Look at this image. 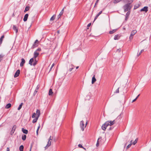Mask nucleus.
<instances>
[{
  "mask_svg": "<svg viewBox=\"0 0 151 151\" xmlns=\"http://www.w3.org/2000/svg\"><path fill=\"white\" fill-rule=\"evenodd\" d=\"M37 62L38 60H37L36 58H32L30 59L29 63L31 66L33 65L35 66L37 64Z\"/></svg>",
  "mask_w": 151,
  "mask_h": 151,
  "instance_id": "nucleus-1",
  "label": "nucleus"
},
{
  "mask_svg": "<svg viewBox=\"0 0 151 151\" xmlns=\"http://www.w3.org/2000/svg\"><path fill=\"white\" fill-rule=\"evenodd\" d=\"M130 3H127L123 7L124 9V12H125L127 11H129L132 8V6H130Z\"/></svg>",
  "mask_w": 151,
  "mask_h": 151,
  "instance_id": "nucleus-2",
  "label": "nucleus"
},
{
  "mask_svg": "<svg viewBox=\"0 0 151 151\" xmlns=\"http://www.w3.org/2000/svg\"><path fill=\"white\" fill-rule=\"evenodd\" d=\"M109 121H106L102 125L101 128L103 130L105 131L106 130L107 127L109 125Z\"/></svg>",
  "mask_w": 151,
  "mask_h": 151,
  "instance_id": "nucleus-3",
  "label": "nucleus"
},
{
  "mask_svg": "<svg viewBox=\"0 0 151 151\" xmlns=\"http://www.w3.org/2000/svg\"><path fill=\"white\" fill-rule=\"evenodd\" d=\"M137 31L136 30H132L130 36L129 37L130 39H132L133 38V36L137 33Z\"/></svg>",
  "mask_w": 151,
  "mask_h": 151,
  "instance_id": "nucleus-4",
  "label": "nucleus"
},
{
  "mask_svg": "<svg viewBox=\"0 0 151 151\" xmlns=\"http://www.w3.org/2000/svg\"><path fill=\"white\" fill-rule=\"evenodd\" d=\"M17 128V126L16 125H14L13 127H12V129L10 132V134L11 135H12L13 134H14L16 129Z\"/></svg>",
  "mask_w": 151,
  "mask_h": 151,
  "instance_id": "nucleus-5",
  "label": "nucleus"
},
{
  "mask_svg": "<svg viewBox=\"0 0 151 151\" xmlns=\"http://www.w3.org/2000/svg\"><path fill=\"white\" fill-rule=\"evenodd\" d=\"M80 127H81V129L83 131L84 130V121L83 120H82L80 122Z\"/></svg>",
  "mask_w": 151,
  "mask_h": 151,
  "instance_id": "nucleus-6",
  "label": "nucleus"
},
{
  "mask_svg": "<svg viewBox=\"0 0 151 151\" xmlns=\"http://www.w3.org/2000/svg\"><path fill=\"white\" fill-rule=\"evenodd\" d=\"M20 73V70L18 69V70H17L14 75V77L15 78L17 77H18L19 76Z\"/></svg>",
  "mask_w": 151,
  "mask_h": 151,
  "instance_id": "nucleus-7",
  "label": "nucleus"
},
{
  "mask_svg": "<svg viewBox=\"0 0 151 151\" xmlns=\"http://www.w3.org/2000/svg\"><path fill=\"white\" fill-rule=\"evenodd\" d=\"M148 7L147 6H144L143 8L140 9V12H147L148 11Z\"/></svg>",
  "mask_w": 151,
  "mask_h": 151,
  "instance_id": "nucleus-8",
  "label": "nucleus"
},
{
  "mask_svg": "<svg viewBox=\"0 0 151 151\" xmlns=\"http://www.w3.org/2000/svg\"><path fill=\"white\" fill-rule=\"evenodd\" d=\"M39 55V52L35 51L33 54V57L32 58H36Z\"/></svg>",
  "mask_w": 151,
  "mask_h": 151,
  "instance_id": "nucleus-9",
  "label": "nucleus"
},
{
  "mask_svg": "<svg viewBox=\"0 0 151 151\" xmlns=\"http://www.w3.org/2000/svg\"><path fill=\"white\" fill-rule=\"evenodd\" d=\"M65 8V7H64V8L62 10L59 14L58 15V19H59L60 18V17L63 15L64 12V9Z\"/></svg>",
  "mask_w": 151,
  "mask_h": 151,
  "instance_id": "nucleus-10",
  "label": "nucleus"
},
{
  "mask_svg": "<svg viewBox=\"0 0 151 151\" xmlns=\"http://www.w3.org/2000/svg\"><path fill=\"white\" fill-rule=\"evenodd\" d=\"M40 86L39 85H38L37 86L36 88V89L34 93H33V95L34 96H35L37 93V92H38V89H39V88H40Z\"/></svg>",
  "mask_w": 151,
  "mask_h": 151,
  "instance_id": "nucleus-11",
  "label": "nucleus"
},
{
  "mask_svg": "<svg viewBox=\"0 0 151 151\" xmlns=\"http://www.w3.org/2000/svg\"><path fill=\"white\" fill-rule=\"evenodd\" d=\"M109 122V124L110 126H111L114 124L115 123V120H114L113 121H108Z\"/></svg>",
  "mask_w": 151,
  "mask_h": 151,
  "instance_id": "nucleus-12",
  "label": "nucleus"
},
{
  "mask_svg": "<svg viewBox=\"0 0 151 151\" xmlns=\"http://www.w3.org/2000/svg\"><path fill=\"white\" fill-rule=\"evenodd\" d=\"M130 12L129 11L127 12V13L126 14V15L125 16V20L127 21V19L128 18V17L129 16V15H130Z\"/></svg>",
  "mask_w": 151,
  "mask_h": 151,
  "instance_id": "nucleus-13",
  "label": "nucleus"
},
{
  "mask_svg": "<svg viewBox=\"0 0 151 151\" xmlns=\"http://www.w3.org/2000/svg\"><path fill=\"white\" fill-rule=\"evenodd\" d=\"M25 63V60L22 58L21 59V62L20 63V66L21 67H22L24 65V64Z\"/></svg>",
  "mask_w": 151,
  "mask_h": 151,
  "instance_id": "nucleus-14",
  "label": "nucleus"
},
{
  "mask_svg": "<svg viewBox=\"0 0 151 151\" xmlns=\"http://www.w3.org/2000/svg\"><path fill=\"white\" fill-rule=\"evenodd\" d=\"M96 79L95 78V76L94 75L93 76L92 78L91 83L92 84H93L96 81Z\"/></svg>",
  "mask_w": 151,
  "mask_h": 151,
  "instance_id": "nucleus-15",
  "label": "nucleus"
},
{
  "mask_svg": "<svg viewBox=\"0 0 151 151\" xmlns=\"http://www.w3.org/2000/svg\"><path fill=\"white\" fill-rule=\"evenodd\" d=\"M102 13V11H100L95 17L93 22Z\"/></svg>",
  "mask_w": 151,
  "mask_h": 151,
  "instance_id": "nucleus-16",
  "label": "nucleus"
},
{
  "mask_svg": "<svg viewBox=\"0 0 151 151\" xmlns=\"http://www.w3.org/2000/svg\"><path fill=\"white\" fill-rule=\"evenodd\" d=\"M28 16L29 15L28 14H26L25 15L23 19V21L24 22H26L27 20Z\"/></svg>",
  "mask_w": 151,
  "mask_h": 151,
  "instance_id": "nucleus-17",
  "label": "nucleus"
},
{
  "mask_svg": "<svg viewBox=\"0 0 151 151\" xmlns=\"http://www.w3.org/2000/svg\"><path fill=\"white\" fill-rule=\"evenodd\" d=\"M22 132L23 133L27 134L28 133V131L27 129H24V128H22Z\"/></svg>",
  "mask_w": 151,
  "mask_h": 151,
  "instance_id": "nucleus-18",
  "label": "nucleus"
},
{
  "mask_svg": "<svg viewBox=\"0 0 151 151\" xmlns=\"http://www.w3.org/2000/svg\"><path fill=\"white\" fill-rule=\"evenodd\" d=\"M120 36L118 34L115 35L114 37V40H118L120 38Z\"/></svg>",
  "mask_w": 151,
  "mask_h": 151,
  "instance_id": "nucleus-19",
  "label": "nucleus"
},
{
  "mask_svg": "<svg viewBox=\"0 0 151 151\" xmlns=\"http://www.w3.org/2000/svg\"><path fill=\"white\" fill-rule=\"evenodd\" d=\"M37 117L39 118L40 115V111L39 109H37L36 111Z\"/></svg>",
  "mask_w": 151,
  "mask_h": 151,
  "instance_id": "nucleus-20",
  "label": "nucleus"
},
{
  "mask_svg": "<svg viewBox=\"0 0 151 151\" xmlns=\"http://www.w3.org/2000/svg\"><path fill=\"white\" fill-rule=\"evenodd\" d=\"M51 142L49 140L48 141L47 144L46 146L45 147V149H47L48 147L50 146L51 145Z\"/></svg>",
  "mask_w": 151,
  "mask_h": 151,
  "instance_id": "nucleus-21",
  "label": "nucleus"
},
{
  "mask_svg": "<svg viewBox=\"0 0 151 151\" xmlns=\"http://www.w3.org/2000/svg\"><path fill=\"white\" fill-rule=\"evenodd\" d=\"M38 46V43H36L34 42L31 47V48L32 49H34V48L37 47Z\"/></svg>",
  "mask_w": 151,
  "mask_h": 151,
  "instance_id": "nucleus-22",
  "label": "nucleus"
},
{
  "mask_svg": "<svg viewBox=\"0 0 151 151\" xmlns=\"http://www.w3.org/2000/svg\"><path fill=\"white\" fill-rule=\"evenodd\" d=\"M13 29L14 31H15L16 32V33H17L18 32V28L16 27V26L15 25H13Z\"/></svg>",
  "mask_w": 151,
  "mask_h": 151,
  "instance_id": "nucleus-23",
  "label": "nucleus"
},
{
  "mask_svg": "<svg viewBox=\"0 0 151 151\" xmlns=\"http://www.w3.org/2000/svg\"><path fill=\"white\" fill-rule=\"evenodd\" d=\"M11 106H12V104H11L8 103L6 105V106H5V108L6 109H9L11 107Z\"/></svg>",
  "mask_w": 151,
  "mask_h": 151,
  "instance_id": "nucleus-24",
  "label": "nucleus"
},
{
  "mask_svg": "<svg viewBox=\"0 0 151 151\" xmlns=\"http://www.w3.org/2000/svg\"><path fill=\"white\" fill-rule=\"evenodd\" d=\"M122 116H123V114H122V113H121L120 114V115H119L117 117L116 119H121L122 117Z\"/></svg>",
  "mask_w": 151,
  "mask_h": 151,
  "instance_id": "nucleus-25",
  "label": "nucleus"
},
{
  "mask_svg": "<svg viewBox=\"0 0 151 151\" xmlns=\"http://www.w3.org/2000/svg\"><path fill=\"white\" fill-rule=\"evenodd\" d=\"M23 105V103H21L19 105V106L17 108V110H19L22 108V106Z\"/></svg>",
  "mask_w": 151,
  "mask_h": 151,
  "instance_id": "nucleus-26",
  "label": "nucleus"
},
{
  "mask_svg": "<svg viewBox=\"0 0 151 151\" xmlns=\"http://www.w3.org/2000/svg\"><path fill=\"white\" fill-rule=\"evenodd\" d=\"M29 8H30V7L29 6H26V7H25V10L24 11V12H26L27 11H28L29 9Z\"/></svg>",
  "mask_w": 151,
  "mask_h": 151,
  "instance_id": "nucleus-27",
  "label": "nucleus"
},
{
  "mask_svg": "<svg viewBox=\"0 0 151 151\" xmlns=\"http://www.w3.org/2000/svg\"><path fill=\"white\" fill-rule=\"evenodd\" d=\"M27 136L25 134H23L22 136V139L23 141H25L26 138Z\"/></svg>",
  "mask_w": 151,
  "mask_h": 151,
  "instance_id": "nucleus-28",
  "label": "nucleus"
},
{
  "mask_svg": "<svg viewBox=\"0 0 151 151\" xmlns=\"http://www.w3.org/2000/svg\"><path fill=\"white\" fill-rule=\"evenodd\" d=\"M53 93V92H52V89L51 88H50L49 90V93H48L49 95V96H51L52 94Z\"/></svg>",
  "mask_w": 151,
  "mask_h": 151,
  "instance_id": "nucleus-29",
  "label": "nucleus"
},
{
  "mask_svg": "<svg viewBox=\"0 0 151 151\" xmlns=\"http://www.w3.org/2000/svg\"><path fill=\"white\" fill-rule=\"evenodd\" d=\"M74 66L73 64H71L70 66V68L69 69L68 71L69 72H71L74 69Z\"/></svg>",
  "mask_w": 151,
  "mask_h": 151,
  "instance_id": "nucleus-30",
  "label": "nucleus"
},
{
  "mask_svg": "<svg viewBox=\"0 0 151 151\" xmlns=\"http://www.w3.org/2000/svg\"><path fill=\"white\" fill-rule=\"evenodd\" d=\"M24 147L23 145L20 146L19 147V150L20 151H23Z\"/></svg>",
  "mask_w": 151,
  "mask_h": 151,
  "instance_id": "nucleus-31",
  "label": "nucleus"
},
{
  "mask_svg": "<svg viewBox=\"0 0 151 151\" xmlns=\"http://www.w3.org/2000/svg\"><path fill=\"white\" fill-rule=\"evenodd\" d=\"M38 119V118L36 117L34 119H33L32 122L33 123H35L37 122Z\"/></svg>",
  "mask_w": 151,
  "mask_h": 151,
  "instance_id": "nucleus-32",
  "label": "nucleus"
},
{
  "mask_svg": "<svg viewBox=\"0 0 151 151\" xmlns=\"http://www.w3.org/2000/svg\"><path fill=\"white\" fill-rule=\"evenodd\" d=\"M117 29H113L112 30H111L109 31V33L110 34H112L115 32L116 31Z\"/></svg>",
  "mask_w": 151,
  "mask_h": 151,
  "instance_id": "nucleus-33",
  "label": "nucleus"
},
{
  "mask_svg": "<svg viewBox=\"0 0 151 151\" xmlns=\"http://www.w3.org/2000/svg\"><path fill=\"white\" fill-rule=\"evenodd\" d=\"M4 57V55L2 54H0V62L3 60V58Z\"/></svg>",
  "mask_w": 151,
  "mask_h": 151,
  "instance_id": "nucleus-34",
  "label": "nucleus"
},
{
  "mask_svg": "<svg viewBox=\"0 0 151 151\" xmlns=\"http://www.w3.org/2000/svg\"><path fill=\"white\" fill-rule=\"evenodd\" d=\"M132 141H133V140H131V141L130 144H129V145H128L126 147L127 149H128L129 148L131 147V145H132Z\"/></svg>",
  "mask_w": 151,
  "mask_h": 151,
  "instance_id": "nucleus-35",
  "label": "nucleus"
},
{
  "mask_svg": "<svg viewBox=\"0 0 151 151\" xmlns=\"http://www.w3.org/2000/svg\"><path fill=\"white\" fill-rule=\"evenodd\" d=\"M55 15H53L50 18V21H53L55 19Z\"/></svg>",
  "mask_w": 151,
  "mask_h": 151,
  "instance_id": "nucleus-36",
  "label": "nucleus"
},
{
  "mask_svg": "<svg viewBox=\"0 0 151 151\" xmlns=\"http://www.w3.org/2000/svg\"><path fill=\"white\" fill-rule=\"evenodd\" d=\"M139 6H140L139 4H137L136 5H135L134 6V9L135 10V9H137V8H138L139 7Z\"/></svg>",
  "mask_w": 151,
  "mask_h": 151,
  "instance_id": "nucleus-37",
  "label": "nucleus"
},
{
  "mask_svg": "<svg viewBox=\"0 0 151 151\" xmlns=\"http://www.w3.org/2000/svg\"><path fill=\"white\" fill-rule=\"evenodd\" d=\"M137 140H138V139L136 138L135 139V140L134 141V142L132 141V145L133 144V145H135L137 143Z\"/></svg>",
  "mask_w": 151,
  "mask_h": 151,
  "instance_id": "nucleus-38",
  "label": "nucleus"
},
{
  "mask_svg": "<svg viewBox=\"0 0 151 151\" xmlns=\"http://www.w3.org/2000/svg\"><path fill=\"white\" fill-rule=\"evenodd\" d=\"M122 0H114V1L113 2L114 4H116Z\"/></svg>",
  "mask_w": 151,
  "mask_h": 151,
  "instance_id": "nucleus-39",
  "label": "nucleus"
},
{
  "mask_svg": "<svg viewBox=\"0 0 151 151\" xmlns=\"http://www.w3.org/2000/svg\"><path fill=\"white\" fill-rule=\"evenodd\" d=\"M134 0H127L128 3H130L131 4Z\"/></svg>",
  "mask_w": 151,
  "mask_h": 151,
  "instance_id": "nucleus-40",
  "label": "nucleus"
},
{
  "mask_svg": "<svg viewBox=\"0 0 151 151\" xmlns=\"http://www.w3.org/2000/svg\"><path fill=\"white\" fill-rule=\"evenodd\" d=\"M143 51H144V50H141L140 52L139 53H137V56H139V55H141V53Z\"/></svg>",
  "mask_w": 151,
  "mask_h": 151,
  "instance_id": "nucleus-41",
  "label": "nucleus"
},
{
  "mask_svg": "<svg viewBox=\"0 0 151 151\" xmlns=\"http://www.w3.org/2000/svg\"><path fill=\"white\" fill-rule=\"evenodd\" d=\"M119 87L117 89H116V91L114 92V93H119Z\"/></svg>",
  "mask_w": 151,
  "mask_h": 151,
  "instance_id": "nucleus-42",
  "label": "nucleus"
},
{
  "mask_svg": "<svg viewBox=\"0 0 151 151\" xmlns=\"http://www.w3.org/2000/svg\"><path fill=\"white\" fill-rule=\"evenodd\" d=\"M54 65H55V64L54 63L52 64V65L50 69L49 73L51 70H52V67L54 66Z\"/></svg>",
  "mask_w": 151,
  "mask_h": 151,
  "instance_id": "nucleus-43",
  "label": "nucleus"
},
{
  "mask_svg": "<svg viewBox=\"0 0 151 151\" xmlns=\"http://www.w3.org/2000/svg\"><path fill=\"white\" fill-rule=\"evenodd\" d=\"M36 115V114L35 113H33L32 115V118H35Z\"/></svg>",
  "mask_w": 151,
  "mask_h": 151,
  "instance_id": "nucleus-44",
  "label": "nucleus"
},
{
  "mask_svg": "<svg viewBox=\"0 0 151 151\" xmlns=\"http://www.w3.org/2000/svg\"><path fill=\"white\" fill-rule=\"evenodd\" d=\"M99 0H96V1L95 3V5L94 6V7H96V5L98 4L99 1Z\"/></svg>",
  "mask_w": 151,
  "mask_h": 151,
  "instance_id": "nucleus-45",
  "label": "nucleus"
},
{
  "mask_svg": "<svg viewBox=\"0 0 151 151\" xmlns=\"http://www.w3.org/2000/svg\"><path fill=\"white\" fill-rule=\"evenodd\" d=\"M41 50V49L40 48H38V49H37L35 51H36V52H37V51H40Z\"/></svg>",
  "mask_w": 151,
  "mask_h": 151,
  "instance_id": "nucleus-46",
  "label": "nucleus"
},
{
  "mask_svg": "<svg viewBox=\"0 0 151 151\" xmlns=\"http://www.w3.org/2000/svg\"><path fill=\"white\" fill-rule=\"evenodd\" d=\"M114 127H110V128L108 129V130L109 131H110V130H112V129H113L114 128Z\"/></svg>",
  "mask_w": 151,
  "mask_h": 151,
  "instance_id": "nucleus-47",
  "label": "nucleus"
},
{
  "mask_svg": "<svg viewBox=\"0 0 151 151\" xmlns=\"http://www.w3.org/2000/svg\"><path fill=\"white\" fill-rule=\"evenodd\" d=\"M33 144V143H32L31 144V145H30V149L29 151H31V149H32V147Z\"/></svg>",
  "mask_w": 151,
  "mask_h": 151,
  "instance_id": "nucleus-48",
  "label": "nucleus"
},
{
  "mask_svg": "<svg viewBox=\"0 0 151 151\" xmlns=\"http://www.w3.org/2000/svg\"><path fill=\"white\" fill-rule=\"evenodd\" d=\"M99 138L98 139V140H99ZM99 142L98 141V140L97 143H96V146L98 147V146H99Z\"/></svg>",
  "mask_w": 151,
  "mask_h": 151,
  "instance_id": "nucleus-49",
  "label": "nucleus"
},
{
  "mask_svg": "<svg viewBox=\"0 0 151 151\" xmlns=\"http://www.w3.org/2000/svg\"><path fill=\"white\" fill-rule=\"evenodd\" d=\"M78 147H80V148H83V146H82V145H81V144H79L78 145Z\"/></svg>",
  "mask_w": 151,
  "mask_h": 151,
  "instance_id": "nucleus-50",
  "label": "nucleus"
},
{
  "mask_svg": "<svg viewBox=\"0 0 151 151\" xmlns=\"http://www.w3.org/2000/svg\"><path fill=\"white\" fill-rule=\"evenodd\" d=\"M121 48H119V49H118L117 50V51L118 52H121Z\"/></svg>",
  "mask_w": 151,
  "mask_h": 151,
  "instance_id": "nucleus-51",
  "label": "nucleus"
},
{
  "mask_svg": "<svg viewBox=\"0 0 151 151\" xmlns=\"http://www.w3.org/2000/svg\"><path fill=\"white\" fill-rule=\"evenodd\" d=\"M4 35H2L1 36V37H0V38L1 39H2V40L4 38Z\"/></svg>",
  "mask_w": 151,
  "mask_h": 151,
  "instance_id": "nucleus-52",
  "label": "nucleus"
},
{
  "mask_svg": "<svg viewBox=\"0 0 151 151\" xmlns=\"http://www.w3.org/2000/svg\"><path fill=\"white\" fill-rule=\"evenodd\" d=\"M91 23H89V24H88L87 27H90L91 26Z\"/></svg>",
  "mask_w": 151,
  "mask_h": 151,
  "instance_id": "nucleus-53",
  "label": "nucleus"
},
{
  "mask_svg": "<svg viewBox=\"0 0 151 151\" xmlns=\"http://www.w3.org/2000/svg\"><path fill=\"white\" fill-rule=\"evenodd\" d=\"M137 99H136V98L135 99H134L132 100V102L133 103L135 101L137 100Z\"/></svg>",
  "mask_w": 151,
  "mask_h": 151,
  "instance_id": "nucleus-54",
  "label": "nucleus"
},
{
  "mask_svg": "<svg viewBox=\"0 0 151 151\" xmlns=\"http://www.w3.org/2000/svg\"><path fill=\"white\" fill-rule=\"evenodd\" d=\"M40 128V124H39V125L38 127L37 130H39V129Z\"/></svg>",
  "mask_w": 151,
  "mask_h": 151,
  "instance_id": "nucleus-55",
  "label": "nucleus"
},
{
  "mask_svg": "<svg viewBox=\"0 0 151 151\" xmlns=\"http://www.w3.org/2000/svg\"><path fill=\"white\" fill-rule=\"evenodd\" d=\"M6 151H10V149L9 147H8L7 148Z\"/></svg>",
  "mask_w": 151,
  "mask_h": 151,
  "instance_id": "nucleus-56",
  "label": "nucleus"
},
{
  "mask_svg": "<svg viewBox=\"0 0 151 151\" xmlns=\"http://www.w3.org/2000/svg\"><path fill=\"white\" fill-rule=\"evenodd\" d=\"M38 42V40H35V41L34 42L36 43H37V42Z\"/></svg>",
  "mask_w": 151,
  "mask_h": 151,
  "instance_id": "nucleus-57",
  "label": "nucleus"
},
{
  "mask_svg": "<svg viewBox=\"0 0 151 151\" xmlns=\"http://www.w3.org/2000/svg\"><path fill=\"white\" fill-rule=\"evenodd\" d=\"M3 40H2V39H1V38H0V42L2 43Z\"/></svg>",
  "mask_w": 151,
  "mask_h": 151,
  "instance_id": "nucleus-58",
  "label": "nucleus"
},
{
  "mask_svg": "<svg viewBox=\"0 0 151 151\" xmlns=\"http://www.w3.org/2000/svg\"><path fill=\"white\" fill-rule=\"evenodd\" d=\"M38 131H39V130H37V131H36V134H37V135H38Z\"/></svg>",
  "mask_w": 151,
  "mask_h": 151,
  "instance_id": "nucleus-59",
  "label": "nucleus"
},
{
  "mask_svg": "<svg viewBox=\"0 0 151 151\" xmlns=\"http://www.w3.org/2000/svg\"><path fill=\"white\" fill-rule=\"evenodd\" d=\"M140 95V94H139L137 96V97L136 98V99H138V97Z\"/></svg>",
  "mask_w": 151,
  "mask_h": 151,
  "instance_id": "nucleus-60",
  "label": "nucleus"
},
{
  "mask_svg": "<svg viewBox=\"0 0 151 151\" xmlns=\"http://www.w3.org/2000/svg\"><path fill=\"white\" fill-rule=\"evenodd\" d=\"M87 123H87V122H86V124H85V127H86V125H87Z\"/></svg>",
  "mask_w": 151,
  "mask_h": 151,
  "instance_id": "nucleus-61",
  "label": "nucleus"
},
{
  "mask_svg": "<svg viewBox=\"0 0 151 151\" xmlns=\"http://www.w3.org/2000/svg\"><path fill=\"white\" fill-rule=\"evenodd\" d=\"M34 22V20H32V23H31V24L33 23Z\"/></svg>",
  "mask_w": 151,
  "mask_h": 151,
  "instance_id": "nucleus-62",
  "label": "nucleus"
},
{
  "mask_svg": "<svg viewBox=\"0 0 151 151\" xmlns=\"http://www.w3.org/2000/svg\"><path fill=\"white\" fill-rule=\"evenodd\" d=\"M51 136H50V138H49V140L50 141V140H52V139H51Z\"/></svg>",
  "mask_w": 151,
  "mask_h": 151,
  "instance_id": "nucleus-63",
  "label": "nucleus"
},
{
  "mask_svg": "<svg viewBox=\"0 0 151 151\" xmlns=\"http://www.w3.org/2000/svg\"><path fill=\"white\" fill-rule=\"evenodd\" d=\"M105 8H104L101 11H102V12L104 11L105 9Z\"/></svg>",
  "mask_w": 151,
  "mask_h": 151,
  "instance_id": "nucleus-64",
  "label": "nucleus"
}]
</instances>
